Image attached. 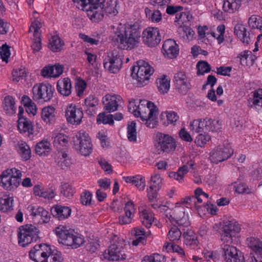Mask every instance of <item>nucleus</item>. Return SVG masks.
I'll list each match as a JSON object with an SVG mask.
<instances>
[{
	"label": "nucleus",
	"instance_id": "nucleus-63",
	"mask_svg": "<svg viewBox=\"0 0 262 262\" xmlns=\"http://www.w3.org/2000/svg\"><path fill=\"white\" fill-rule=\"evenodd\" d=\"M253 93V104L262 106V89H259L255 90Z\"/></svg>",
	"mask_w": 262,
	"mask_h": 262
},
{
	"label": "nucleus",
	"instance_id": "nucleus-36",
	"mask_svg": "<svg viewBox=\"0 0 262 262\" xmlns=\"http://www.w3.org/2000/svg\"><path fill=\"white\" fill-rule=\"evenodd\" d=\"M247 244L258 256L262 258V242L258 238L250 237L247 239Z\"/></svg>",
	"mask_w": 262,
	"mask_h": 262
},
{
	"label": "nucleus",
	"instance_id": "nucleus-56",
	"mask_svg": "<svg viewBox=\"0 0 262 262\" xmlns=\"http://www.w3.org/2000/svg\"><path fill=\"white\" fill-rule=\"evenodd\" d=\"M165 256L158 253H154L144 256L141 262H165Z\"/></svg>",
	"mask_w": 262,
	"mask_h": 262
},
{
	"label": "nucleus",
	"instance_id": "nucleus-15",
	"mask_svg": "<svg viewBox=\"0 0 262 262\" xmlns=\"http://www.w3.org/2000/svg\"><path fill=\"white\" fill-rule=\"evenodd\" d=\"M144 43L149 47H155L161 41L159 31L157 28L149 27L142 32Z\"/></svg>",
	"mask_w": 262,
	"mask_h": 262
},
{
	"label": "nucleus",
	"instance_id": "nucleus-29",
	"mask_svg": "<svg viewBox=\"0 0 262 262\" xmlns=\"http://www.w3.org/2000/svg\"><path fill=\"white\" fill-rule=\"evenodd\" d=\"M13 198L6 193L0 194V210L7 212L13 210Z\"/></svg>",
	"mask_w": 262,
	"mask_h": 262
},
{
	"label": "nucleus",
	"instance_id": "nucleus-53",
	"mask_svg": "<svg viewBox=\"0 0 262 262\" xmlns=\"http://www.w3.org/2000/svg\"><path fill=\"white\" fill-rule=\"evenodd\" d=\"M97 123L98 124H104L113 125L114 121L113 120V115L109 114L105 115L104 113H100L97 118Z\"/></svg>",
	"mask_w": 262,
	"mask_h": 262
},
{
	"label": "nucleus",
	"instance_id": "nucleus-31",
	"mask_svg": "<svg viewBox=\"0 0 262 262\" xmlns=\"http://www.w3.org/2000/svg\"><path fill=\"white\" fill-rule=\"evenodd\" d=\"M234 33L243 43L249 44L251 41L249 33L247 32L245 26L242 24H238L235 26Z\"/></svg>",
	"mask_w": 262,
	"mask_h": 262
},
{
	"label": "nucleus",
	"instance_id": "nucleus-25",
	"mask_svg": "<svg viewBox=\"0 0 262 262\" xmlns=\"http://www.w3.org/2000/svg\"><path fill=\"white\" fill-rule=\"evenodd\" d=\"M63 67L60 64L54 66L48 65L45 67L41 71V74L43 77H58L63 73Z\"/></svg>",
	"mask_w": 262,
	"mask_h": 262
},
{
	"label": "nucleus",
	"instance_id": "nucleus-14",
	"mask_svg": "<svg viewBox=\"0 0 262 262\" xmlns=\"http://www.w3.org/2000/svg\"><path fill=\"white\" fill-rule=\"evenodd\" d=\"M233 152V149L229 146L220 145L210 152L209 158L212 162L217 164L227 160Z\"/></svg>",
	"mask_w": 262,
	"mask_h": 262
},
{
	"label": "nucleus",
	"instance_id": "nucleus-38",
	"mask_svg": "<svg viewBox=\"0 0 262 262\" xmlns=\"http://www.w3.org/2000/svg\"><path fill=\"white\" fill-rule=\"evenodd\" d=\"M98 104V99L94 95H90L85 99L86 111L89 115H93L95 113L96 107Z\"/></svg>",
	"mask_w": 262,
	"mask_h": 262
},
{
	"label": "nucleus",
	"instance_id": "nucleus-64",
	"mask_svg": "<svg viewBox=\"0 0 262 262\" xmlns=\"http://www.w3.org/2000/svg\"><path fill=\"white\" fill-rule=\"evenodd\" d=\"M234 189L239 194H249L252 192V189L244 184H238L234 186Z\"/></svg>",
	"mask_w": 262,
	"mask_h": 262
},
{
	"label": "nucleus",
	"instance_id": "nucleus-54",
	"mask_svg": "<svg viewBox=\"0 0 262 262\" xmlns=\"http://www.w3.org/2000/svg\"><path fill=\"white\" fill-rule=\"evenodd\" d=\"M75 189L69 183H62L61 185L60 192L66 197L72 196L75 193Z\"/></svg>",
	"mask_w": 262,
	"mask_h": 262
},
{
	"label": "nucleus",
	"instance_id": "nucleus-50",
	"mask_svg": "<svg viewBox=\"0 0 262 262\" xmlns=\"http://www.w3.org/2000/svg\"><path fill=\"white\" fill-rule=\"evenodd\" d=\"M57 164L62 169L68 168L70 166L71 160L67 153L61 152V155H59L58 157Z\"/></svg>",
	"mask_w": 262,
	"mask_h": 262
},
{
	"label": "nucleus",
	"instance_id": "nucleus-2",
	"mask_svg": "<svg viewBox=\"0 0 262 262\" xmlns=\"http://www.w3.org/2000/svg\"><path fill=\"white\" fill-rule=\"evenodd\" d=\"M58 242L72 249H77L84 243V236L74 229L68 227L59 225L55 229Z\"/></svg>",
	"mask_w": 262,
	"mask_h": 262
},
{
	"label": "nucleus",
	"instance_id": "nucleus-48",
	"mask_svg": "<svg viewBox=\"0 0 262 262\" xmlns=\"http://www.w3.org/2000/svg\"><path fill=\"white\" fill-rule=\"evenodd\" d=\"M165 117L167 120V123L164 122V124L176 125V122L178 121L179 117L177 113L173 111L165 112L164 113H162L161 115V119L162 120L163 117Z\"/></svg>",
	"mask_w": 262,
	"mask_h": 262
},
{
	"label": "nucleus",
	"instance_id": "nucleus-6",
	"mask_svg": "<svg viewBox=\"0 0 262 262\" xmlns=\"http://www.w3.org/2000/svg\"><path fill=\"white\" fill-rule=\"evenodd\" d=\"M39 232L38 229L31 224L21 226L17 231L19 245L25 247L36 242L39 238Z\"/></svg>",
	"mask_w": 262,
	"mask_h": 262
},
{
	"label": "nucleus",
	"instance_id": "nucleus-46",
	"mask_svg": "<svg viewBox=\"0 0 262 262\" xmlns=\"http://www.w3.org/2000/svg\"><path fill=\"white\" fill-rule=\"evenodd\" d=\"M49 251L45 258V262H63V258L60 251L56 250Z\"/></svg>",
	"mask_w": 262,
	"mask_h": 262
},
{
	"label": "nucleus",
	"instance_id": "nucleus-26",
	"mask_svg": "<svg viewBox=\"0 0 262 262\" xmlns=\"http://www.w3.org/2000/svg\"><path fill=\"white\" fill-rule=\"evenodd\" d=\"M17 128L20 133L28 136L34 133V126L30 120L27 118L19 117L17 121Z\"/></svg>",
	"mask_w": 262,
	"mask_h": 262
},
{
	"label": "nucleus",
	"instance_id": "nucleus-62",
	"mask_svg": "<svg viewBox=\"0 0 262 262\" xmlns=\"http://www.w3.org/2000/svg\"><path fill=\"white\" fill-rule=\"evenodd\" d=\"M10 54V47L6 43L0 47V55L3 61L7 62Z\"/></svg>",
	"mask_w": 262,
	"mask_h": 262
},
{
	"label": "nucleus",
	"instance_id": "nucleus-12",
	"mask_svg": "<svg viewBox=\"0 0 262 262\" xmlns=\"http://www.w3.org/2000/svg\"><path fill=\"white\" fill-rule=\"evenodd\" d=\"M122 64V58L116 50L107 53L103 60V66L110 73L115 74L119 71Z\"/></svg>",
	"mask_w": 262,
	"mask_h": 262
},
{
	"label": "nucleus",
	"instance_id": "nucleus-11",
	"mask_svg": "<svg viewBox=\"0 0 262 262\" xmlns=\"http://www.w3.org/2000/svg\"><path fill=\"white\" fill-rule=\"evenodd\" d=\"M32 19H34L29 28V33H32L33 35L31 48L33 52H36L39 51L41 49V34L39 32V30L42 27L41 20L39 14L36 11L33 13Z\"/></svg>",
	"mask_w": 262,
	"mask_h": 262
},
{
	"label": "nucleus",
	"instance_id": "nucleus-17",
	"mask_svg": "<svg viewBox=\"0 0 262 262\" xmlns=\"http://www.w3.org/2000/svg\"><path fill=\"white\" fill-rule=\"evenodd\" d=\"M50 247L46 244L36 245L29 252L30 259L35 262H43L47 256Z\"/></svg>",
	"mask_w": 262,
	"mask_h": 262
},
{
	"label": "nucleus",
	"instance_id": "nucleus-28",
	"mask_svg": "<svg viewBox=\"0 0 262 262\" xmlns=\"http://www.w3.org/2000/svg\"><path fill=\"white\" fill-rule=\"evenodd\" d=\"M56 89L61 95L63 96H69L72 92L71 79L69 78H64L59 80L57 83Z\"/></svg>",
	"mask_w": 262,
	"mask_h": 262
},
{
	"label": "nucleus",
	"instance_id": "nucleus-60",
	"mask_svg": "<svg viewBox=\"0 0 262 262\" xmlns=\"http://www.w3.org/2000/svg\"><path fill=\"white\" fill-rule=\"evenodd\" d=\"M92 193L88 191L85 190L80 195V202L85 206L90 205L92 199Z\"/></svg>",
	"mask_w": 262,
	"mask_h": 262
},
{
	"label": "nucleus",
	"instance_id": "nucleus-45",
	"mask_svg": "<svg viewBox=\"0 0 262 262\" xmlns=\"http://www.w3.org/2000/svg\"><path fill=\"white\" fill-rule=\"evenodd\" d=\"M125 215L119 217L121 224H127L131 223V201H128L124 207Z\"/></svg>",
	"mask_w": 262,
	"mask_h": 262
},
{
	"label": "nucleus",
	"instance_id": "nucleus-22",
	"mask_svg": "<svg viewBox=\"0 0 262 262\" xmlns=\"http://www.w3.org/2000/svg\"><path fill=\"white\" fill-rule=\"evenodd\" d=\"M136 20L132 24V48L139 46L141 37V17L140 14L136 12Z\"/></svg>",
	"mask_w": 262,
	"mask_h": 262
},
{
	"label": "nucleus",
	"instance_id": "nucleus-13",
	"mask_svg": "<svg viewBox=\"0 0 262 262\" xmlns=\"http://www.w3.org/2000/svg\"><path fill=\"white\" fill-rule=\"evenodd\" d=\"M173 82L177 90L183 95L186 94L191 89L190 80L184 72L180 71L176 73Z\"/></svg>",
	"mask_w": 262,
	"mask_h": 262
},
{
	"label": "nucleus",
	"instance_id": "nucleus-51",
	"mask_svg": "<svg viewBox=\"0 0 262 262\" xmlns=\"http://www.w3.org/2000/svg\"><path fill=\"white\" fill-rule=\"evenodd\" d=\"M133 185L139 191L144 190L146 186L144 177L142 175H136L132 177Z\"/></svg>",
	"mask_w": 262,
	"mask_h": 262
},
{
	"label": "nucleus",
	"instance_id": "nucleus-42",
	"mask_svg": "<svg viewBox=\"0 0 262 262\" xmlns=\"http://www.w3.org/2000/svg\"><path fill=\"white\" fill-rule=\"evenodd\" d=\"M180 37L183 40L187 41L191 40L194 34V32L188 26H181L178 30Z\"/></svg>",
	"mask_w": 262,
	"mask_h": 262
},
{
	"label": "nucleus",
	"instance_id": "nucleus-58",
	"mask_svg": "<svg viewBox=\"0 0 262 262\" xmlns=\"http://www.w3.org/2000/svg\"><path fill=\"white\" fill-rule=\"evenodd\" d=\"M210 136L208 134H199L194 140L197 146L203 147L210 140Z\"/></svg>",
	"mask_w": 262,
	"mask_h": 262
},
{
	"label": "nucleus",
	"instance_id": "nucleus-44",
	"mask_svg": "<svg viewBox=\"0 0 262 262\" xmlns=\"http://www.w3.org/2000/svg\"><path fill=\"white\" fill-rule=\"evenodd\" d=\"M222 127V123L220 120L211 119H205V128L207 131L217 132Z\"/></svg>",
	"mask_w": 262,
	"mask_h": 262
},
{
	"label": "nucleus",
	"instance_id": "nucleus-33",
	"mask_svg": "<svg viewBox=\"0 0 262 262\" xmlns=\"http://www.w3.org/2000/svg\"><path fill=\"white\" fill-rule=\"evenodd\" d=\"M55 108L51 106H46L42 108L41 112V118L46 123L51 124L56 119Z\"/></svg>",
	"mask_w": 262,
	"mask_h": 262
},
{
	"label": "nucleus",
	"instance_id": "nucleus-39",
	"mask_svg": "<svg viewBox=\"0 0 262 262\" xmlns=\"http://www.w3.org/2000/svg\"><path fill=\"white\" fill-rule=\"evenodd\" d=\"M51 144L47 140H42L35 147L36 153L39 156H47L51 151Z\"/></svg>",
	"mask_w": 262,
	"mask_h": 262
},
{
	"label": "nucleus",
	"instance_id": "nucleus-21",
	"mask_svg": "<svg viewBox=\"0 0 262 262\" xmlns=\"http://www.w3.org/2000/svg\"><path fill=\"white\" fill-rule=\"evenodd\" d=\"M121 247L117 244H112L108 249L105 250L103 256L105 259L109 260H119L125 259L124 255L122 254Z\"/></svg>",
	"mask_w": 262,
	"mask_h": 262
},
{
	"label": "nucleus",
	"instance_id": "nucleus-23",
	"mask_svg": "<svg viewBox=\"0 0 262 262\" xmlns=\"http://www.w3.org/2000/svg\"><path fill=\"white\" fill-rule=\"evenodd\" d=\"M162 50L164 55L171 59L176 57L179 52L178 45L171 39H167L164 41Z\"/></svg>",
	"mask_w": 262,
	"mask_h": 262
},
{
	"label": "nucleus",
	"instance_id": "nucleus-34",
	"mask_svg": "<svg viewBox=\"0 0 262 262\" xmlns=\"http://www.w3.org/2000/svg\"><path fill=\"white\" fill-rule=\"evenodd\" d=\"M139 212L140 217L143 219L142 223L147 228H149L155 219L152 212L144 207H139Z\"/></svg>",
	"mask_w": 262,
	"mask_h": 262
},
{
	"label": "nucleus",
	"instance_id": "nucleus-10",
	"mask_svg": "<svg viewBox=\"0 0 262 262\" xmlns=\"http://www.w3.org/2000/svg\"><path fill=\"white\" fill-rule=\"evenodd\" d=\"M54 92V87L48 82L36 83L32 88L33 99L39 102H49Z\"/></svg>",
	"mask_w": 262,
	"mask_h": 262
},
{
	"label": "nucleus",
	"instance_id": "nucleus-1",
	"mask_svg": "<svg viewBox=\"0 0 262 262\" xmlns=\"http://www.w3.org/2000/svg\"><path fill=\"white\" fill-rule=\"evenodd\" d=\"M80 6L76 7L86 12L88 17L93 22L102 20L104 15H116L117 0H73Z\"/></svg>",
	"mask_w": 262,
	"mask_h": 262
},
{
	"label": "nucleus",
	"instance_id": "nucleus-8",
	"mask_svg": "<svg viewBox=\"0 0 262 262\" xmlns=\"http://www.w3.org/2000/svg\"><path fill=\"white\" fill-rule=\"evenodd\" d=\"M113 40L119 48L128 50L131 45V25L120 24L115 31Z\"/></svg>",
	"mask_w": 262,
	"mask_h": 262
},
{
	"label": "nucleus",
	"instance_id": "nucleus-35",
	"mask_svg": "<svg viewBox=\"0 0 262 262\" xmlns=\"http://www.w3.org/2000/svg\"><path fill=\"white\" fill-rule=\"evenodd\" d=\"M223 9L229 13H233L238 10L241 6V0H223Z\"/></svg>",
	"mask_w": 262,
	"mask_h": 262
},
{
	"label": "nucleus",
	"instance_id": "nucleus-40",
	"mask_svg": "<svg viewBox=\"0 0 262 262\" xmlns=\"http://www.w3.org/2000/svg\"><path fill=\"white\" fill-rule=\"evenodd\" d=\"M49 41V47L54 52L60 51L64 45L63 41L58 35L53 36Z\"/></svg>",
	"mask_w": 262,
	"mask_h": 262
},
{
	"label": "nucleus",
	"instance_id": "nucleus-20",
	"mask_svg": "<svg viewBox=\"0 0 262 262\" xmlns=\"http://www.w3.org/2000/svg\"><path fill=\"white\" fill-rule=\"evenodd\" d=\"M121 97L115 94H107L102 98V102L104 105L105 110L109 113L117 111L119 104L121 103Z\"/></svg>",
	"mask_w": 262,
	"mask_h": 262
},
{
	"label": "nucleus",
	"instance_id": "nucleus-55",
	"mask_svg": "<svg viewBox=\"0 0 262 262\" xmlns=\"http://www.w3.org/2000/svg\"><path fill=\"white\" fill-rule=\"evenodd\" d=\"M181 235V229L176 226H173L169 231L168 236L170 241L174 242L180 239Z\"/></svg>",
	"mask_w": 262,
	"mask_h": 262
},
{
	"label": "nucleus",
	"instance_id": "nucleus-24",
	"mask_svg": "<svg viewBox=\"0 0 262 262\" xmlns=\"http://www.w3.org/2000/svg\"><path fill=\"white\" fill-rule=\"evenodd\" d=\"M170 216L171 217H172L179 227L182 226L188 228L190 225L188 216L187 214H185L183 208H177L173 211V216L172 217V215H170Z\"/></svg>",
	"mask_w": 262,
	"mask_h": 262
},
{
	"label": "nucleus",
	"instance_id": "nucleus-30",
	"mask_svg": "<svg viewBox=\"0 0 262 262\" xmlns=\"http://www.w3.org/2000/svg\"><path fill=\"white\" fill-rule=\"evenodd\" d=\"M183 230V236L184 238V243L191 248H195L198 245L199 242L194 232L188 228L186 231Z\"/></svg>",
	"mask_w": 262,
	"mask_h": 262
},
{
	"label": "nucleus",
	"instance_id": "nucleus-27",
	"mask_svg": "<svg viewBox=\"0 0 262 262\" xmlns=\"http://www.w3.org/2000/svg\"><path fill=\"white\" fill-rule=\"evenodd\" d=\"M52 214L58 220H64L68 218L71 214V209L68 206L60 205H55L52 209Z\"/></svg>",
	"mask_w": 262,
	"mask_h": 262
},
{
	"label": "nucleus",
	"instance_id": "nucleus-59",
	"mask_svg": "<svg viewBox=\"0 0 262 262\" xmlns=\"http://www.w3.org/2000/svg\"><path fill=\"white\" fill-rule=\"evenodd\" d=\"M13 81L16 82L19 81L21 79L26 77L27 73L24 69H14L12 72Z\"/></svg>",
	"mask_w": 262,
	"mask_h": 262
},
{
	"label": "nucleus",
	"instance_id": "nucleus-5",
	"mask_svg": "<svg viewBox=\"0 0 262 262\" xmlns=\"http://www.w3.org/2000/svg\"><path fill=\"white\" fill-rule=\"evenodd\" d=\"M22 177L21 171L16 168H8L1 174V186L5 190L14 191L19 185Z\"/></svg>",
	"mask_w": 262,
	"mask_h": 262
},
{
	"label": "nucleus",
	"instance_id": "nucleus-3",
	"mask_svg": "<svg viewBox=\"0 0 262 262\" xmlns=\"http://www.w3.org/2000/svg\"><path fill=\"white\" fill-rule=\"evenodd\" d=\"M136 103L132 100V103ZM133 108V113L134 116L137 117H140L142 121H145V124L147 127L154 128L157 126L158 108L153 102L149 101L145 105L139 102L138 105L135 104Z\"/></svg>",
	"mask_w": 262,
	"mask_h": 262
},
{
	"label": "nucleus",
	"instance_id": "nucleus-18",
	"mask_svg": "<svg viewBox=\"0 0 262 262\" xmlns=\"http://www.w3.org/2000/svg\"><path fill=\"white\" fill-rule=\"evenodd\" d=\"M222 249L224 252L223 256L226 262H244V256L235 247L229 245H224Z\"/></svg>",
	"mask_w": 262,
	"mask_h": 262
},
{
	"label": "nucleus",
	"instance_id": "nucleus-37",
	"mask_svg": "<svg viewBox=\"0 0 262 262\" xmlns=\"http://www.w3.org/2000/svg\"><path fill=\"white\" fill-rule=\"evenodd\" d=\"M241 228L239 224L235 222H229L225 225L221 232V235H234L235 233L239 232Z\"/></svg>",
	"mask_w": 262,
	"mask_h": 262
},
{
	"label": "nucleus",
	"instance_id": "nucleus-41",
	"mask_svg": "<svg viewBox=\"0 0 262 262\" xmlns=\"http://www.w3.org/2000/svg\"><path fill=\"white\" fill-rule=\"evenodd\" d=\"M156 83L158 91L161 94H165L168 92L170 88V80L166 76L164 75L162 77L158 78Z\"/></svg>",
	"mask_w": 262,
	"mask_h": 262
},
{
	"label": "nucleus",
	"instance_id": "nucleus-43",
	"mask_svg": "<svg viewBox=\"0 0 262 262\" xmlns=\"http://www.w3.org/2000/svg\"><path fill=\"white\" fill-rule=\"evenodd\" d=\"M18 152L22 159L27 161L31 157V150L29 146L26 142L18 143Z\"/></svg>",
	"mask_w": 262,
	"mask_h": 262
},
{
	"label": "nucleus",
	"instance_id": "nucleus-9",
	"mask_svg": "<svg viewBox=\"0 0 262 262\" xmlns=\"http://www.w3.org/2000/svg\"><path fill=\"white\" fill-rule=\"evenodd\" d=\"M74 148L81 155L89 156L92 152L93 145L91 138L85 131L80 130L73 139Z\"/></svg>",
	"mask_w": 262,
	"mask_h": 262
},
{
	"label": "nucleus",
	"instance_id": "nucleus-4",
	"mask_svg": "<svg viewBox=\"0 0 262 262\" xmlns=\"http://www.w3.org/2000/svg\"><path fill=\"white\" fill-rule=\"evenodd\" d=\"M154 68L143 60L137 61L132 67V84L138 88L146 85L150 76L154 73Z\"/></svg>",
	"mask_w": 262,
	"mask_h": 262
},
{
	"label": "nucleus",
	"instance_id": "nucleus-49",
	"mask_svg": "<svg viewBox=\"0 0 262 262\" xmlns=\"http://www.w3.org/2000/svg\"><path fill=\"white\" fill-rule=\"evenodd\" d=\"M248 24L252 29L262 31V18L257 15H252L248 20Z\"/></svg>",
	"mask_w": 262,
	"mask_h": 262
},
{
	"label": "nucleus",
	"instance_id": "nucleus-61",
	"mask_svg": "<svg viewBox=\"0 0 262 262\" xmlns=\"http://www.w3.org/2000/svg\"><path fill=\"white\" fill-rule=\"evenodd\" d=\"M86 82L82 79H78L75 83V90L78 96L80 97L83 95L84 90L86 88Z\"/></svg>",
	"mask_w": 262,
	"mask_h": 262
},
{
	"label": "nucleus",
	"instance_id": "nucleus-47",
	"mask_svg": "<svg viewBox=\"0 0 262 262\" xmlns=\"http://www.w3.org/2000/svg\"><path fill=\"white\" fill-rule=\"evenodd\" d=\"M205 125V119L194 120L190 124V130L196 133H201L204 132Z\"/></svg>",
	"mask_w": 262,
	"mask_h": 262
},
{
	"label": "nucleus",
	"instance_id": "nucleus-52",
	"mask_svg": "<svg viewBox=\"0 0 262 262\" xmlns=\"http://www.w3.org/2000/svg\"><path fill=\"white\" fill-rule=\"evenodd\" d=\"M68 143V137L63 134H58L54 139V145L57 148L60 149L61 147L66 146Z\"/></svg>",
	"mask_w": 262,
	"mask_h": 262
},
{
	"label": "nucleus",
	"instance_id": "nucleus-57",
	"mask_svg": "<svg viewBox=\"0 0 262 262\" xmlns=\"http://www.w3.org/2000/svg\"><path fill=\"white\" fill-rule=\"evenodd\" d=\"M196 67L198 69L197 74L203 75L205 73H208L211 70L209 64L205 61H200L198 62Z\"/></svg>",
	"mask_w": 262,
	"mask_h": 262
},
{
	"label": "nucleus",
	"instance_id": "nucleus-32",
	"mask_svg": "<svg viewBox=\"0 0 262 262\" xmlns=\"http://www.w3.org/2000/svg\"><path fill=\"white\" fill-rule=\"evenodd\" d=\"M4 110L9 116H12L16 112L15 99L11 96L8 95L4 98L3 102Z\"/></svg>",
	"mask_w": 262,
	"mask_h": 262
},
{
	"label": "nucleus",
	"instance_id": "nucleus-7",
	"mask_svg": "<svg viewBox=\"0 0 262 262\" xmlns=\"http://www.w3.org/2000/svg\"><path fill=\"white\" fill-rule=\"evenodd\" d=\"M155 147L159 154H170L175 150L177 142L171 136L158 132L156 135Z\"/></svg>",
	"mask_w": 262,
	"mask_h": 262
},
{
	"label": "nucleus",
	"instance_id": "nucleus-19",
	"mask_svg": "<svg viewBox=\"0 0 262 262\" xmlns=\"http://www.w3.org/2000/svg\"><path fill=\"white\" fill-rule=\"evenodd\" d=\"M148 184L149 186L147 188V197L150 201H152L156 199L158 191L162 187V179L160 175L155 174L151 177Z\"/></svg>",
	"mask_w": 262,
	"mask_h": 262
},
{
	"label": "nucleus",
	"instance_id": "nucleus-16",
	"mask_svg": "<svg viewBox=\"0 0 262 262\" xmlns=\"http://www.w3.org/2000/svg\"><path fill=\"white\" fill-rule=\"evenodd\" d=\"M67 121L72 125H79L81 123L83 116L81 108L77 107L75 104L69 105L65 112Z\"/></svg>",
	"mask_w": 262,
	"mask_h": 262
}]
</instances>
